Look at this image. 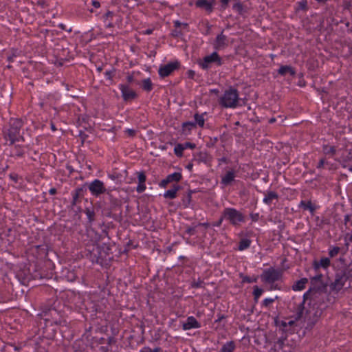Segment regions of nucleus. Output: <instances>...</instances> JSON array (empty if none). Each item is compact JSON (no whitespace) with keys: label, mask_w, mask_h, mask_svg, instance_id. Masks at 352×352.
I'll return each instance as SVG.
<instances>
[{"label":"nucleus","mask_w":352,"mask_h":352,"mask_svg":"<svg viewBox=\"0 0 352 352\" xmlns=\"http://www.w3.org/2000/svg\"><path fill=\"white\" fill-rule=\"evenodd\" d=\"M323 274H318L310 278L311 287L303 294L304 304L308 299L313 298L317 308L322 312L329 307L330 292H328V283L323 280Z\"/></svg>","instance_id":"1"},{"label":"nucleus","mask_w":352,"mask_h":352,"mask_svg":"<svg viewBox=\"0 0 352 352\" xmlns=\"http://www.w3.org/2000/svg\"><path fill=\"white\" fill-rule=\"evenodd\" d=\"M123 200L120 188L109 186L102 197V204L104 215L116 221H120L122 219Z\"/></svg>","instance_id":"2"},{"label":"nucleus","mask_w":352,"mask_h":352,"mask_svg":"<svg viewBox=\"0 0 352 352\" xmlns=\"http://www.w3.org/2000/svg\"><path fill=\"white\" fill-rule=\"evenodd\" d=\"M87 235L91 238L93 244L87 246L85 250V256L90 260L92 263H97L101 266L107 267L110 265V257L109 254H105L104 251L101 245H95L98 241L103 240L104 236L109 239L108 236V231L102 230V233L100 234L97 233L95 230L90 229L87 230Z\"/></svg>","instance_id":"3"},{"label":"nucleus","mask_w":352,"mask_h":352,"mask_svg":"<svg viewBox=\"0 0 352 352\" xmlns=\"http://www.w3.org/2000/svg\"><path fill=\"white\" fill-rule=\"evenodd\" d=\"M42 315L46 323L45 327L43 328V333L45 334V336L46 338L53 340L57 332L54 325L66 326L67 321L64 318L62 312L54 307L44 309Z\"/></svg>","instance_id":"4"},{"label":"nucleus","mask_w":352,"mask_h":352,"mask_svg":"<svg viewBox=\"0 0 352 352\" xmlns=\"http://www.w3.org/2000/svg\"><path fill=\"white\" fill-rule=\"evenodd\" d=\"M23 126V122L21 118H10L8 124L3 129V136L8 145H14L16 142L25 141L21 130Z\"/></svg>","instance_id":"5"},{"label":"nucleus","mask_w":352,"mask_h":352,"mask_svg":"<svg viewBox=\"0 0 352 352\" xmlns=\"http://www.w3.org/2000/svg\"><path fill=\"white\" fill-rule=\"evenodd\" d=\"M239 102L238 90L232 87H230L220 98L219 102L223 108H236L238 106L242 105L239 104Z\"/></svg>","instance_id":"6"},{"label":"nucleus","mask_w":352,"mask_h":352,"mask_svg":"<svg viewBox=\"0 0 352 352\" xmlns=\"http://www.w3.org/2000/svg\"><path fill=\"white\" fill-rule=\"evenodd\" d=\"M223 217L234 227L245 221L244 214L234 208H226L223 211Z\"/></svg>","instance_id":"7"},{"label":"nucleus","mask_w":352,"mask_h":352,"mask_svg":"<svg viewBox=\"0 0 352 352\" xmlns=\"http://www.w3.org/2000/svg\"><path fill=\"white\" fill-rule=\"evenodd\" d=\"M283 269H275L271 267L264 270L260 277L263 282L268 284H272L276 281L280 280L283 277Z\"/></svg>","instance_id":"8"},{"label":"nucleus","mask_w":352,"mask_h":352,"mask_svg":"<svg viewBox=\"0 0 352 352\" xmlns=\"http://www.w3.org/2000/svg\"><path fill=\"white\" fill-rule=\"evenodd\" d=\"M197 63L202 69L208 70L212 64L221 66L224 61L217 52H214L211 54L204 56L203 59H199Z\"/></svg>","instance_id":"9"},{"label":"nucleus","mask_w":352,"mask_h":352,"mask_svg":"<svg viewBox=\"0 0 352 352\" xmlns=\"http://www.w3.org/2000/svg\"><path fill=\"white\" fill-rule=\"evenodd\" d=\"M86 184L91 194L96 197L104 195L108 190V188L105 187L104 182L98 179H96L90 183L86 182Z\"/></svg>","instance_id":"10"},{"label":"nucleus","mask_w":352,"mask_h":352,"mask_svg":"<svg viewBox=\"0 0 352 352\" xmlns=\"http://www.w3.org/2000/svg\"><path fill=\"white\" fill-rule=\"evenodd\" d=\"M180 65V63L178 60L170 62L166 65H162L158 69L159 76L162 78L168 77L175 70L179 69Z\"/></svg>","instance_id":"11"},{"label":"nucleus","mask_w":352,"mask_h":352,"mask_svg":"<svg viewBox=\"0 0 352 352\" xmlns=\"http://www.w3.org/2000/svg\"><path fill=\"white\" fill-rule=\"evenodd\" d=\"M348 276L343 270H338L333 283H331V290L340 291L347 280Z\"/></svg>","instance_id":"12"},{"label":"nucleus","mask_w":352,"mask_h":352,"mask_svg":"<svg viewBox=\"0 0 352 352\" xmlns=\"http://www.w3.org/2000/svg\"><path fill=\"white\" fill-rule=\"evenodd\" d=\"M119 88L122 93V97L124 102H130L138 97L137 93L131 89L129 85L120 84Z\"/></svg>","instance_id":"13"},{"label":"nucleus","mask_w":352,"mask_h":352,"mask_svg":"<svg viewBox=\"0 0 352 352\" xmlns=\"http://www.w3.org/2000/svg\"><path fill=\"white\" fill-rule=\"evenodd\" d=\"M41 273V268H38L36 266H34L32 272H30V269H29V274L25 275V276L22 278V284L28 285L31 280H38L41 282V278L42 276V274Z\"/></svg>","instance_id":"14"},{"label":"nucleus","mask_w":352,"mask_h":352,"mask_svg":"<svg viewBox=\"0 0 352 352\" xmlns=\"http://www.w3.org/2000/svg\"><path fill=\"white\" fill-rule=\"evenodd\" d=\"M313 268L316 272V274H320L319 270L320 267L327 270L330 266V258L323 257L320 261L316 259L314 260L312 263Z\"/></svg>","instance_id":"15"},{"label":"nucleus","mask_w":352,"mask_h":352,"mask_svg":"<svg viewBox=\"0 0 352 352\" xmlns=\"http://www.w3.org/2000/svg\"><path fill=\"white\" fill-rule=\"evenodd\" d=\"M201 327V323L198 322L194 316H188L186 322H184L182 325V329L184 331L191 329H198Z\"/></svg>","instance_id":"16"},{"label":"nucleus","mask_w":352,"mask_h":352,"mask_svg":"<svg viewBox=\"0 0 352 352\" xmlns=\"http://www.w3.org/2000/svg\"><path fill=\"white\" fill-rule=\"evenodd\" d=\"M286 340V336L279 338L275 342V346L278 347L279 351L280 350L282 352H294V347L292 345L285 343Z\"/></svg>","instance_id":"17"},{"label":"nucleus","mask_w":352,"mask_h":352,"mask_svg":"<svg viewBox=\"0 0 352 352\" xmlns=\"http://www.w3.org/2000/svg\"><path fill=\"white\" fill-rule=\"evenodd\" d=\"M223 30L221 32V34H218L216 37L214 43V48L217 50L223 49L226 46H228V39L227 36L224 35Z\"/></svg>","instance_id":"18"},{"label":"nucleus","mask_w":352,"mask_h":352,"mask_svg":"<svg viewBox=\"0 0 352 352\" xmlns=\"http://www.w3.org/2000/svg\"><path fill=\"white\" fill-rule=\"evenodd\" d=\"M12 86L10 82H4L1 84L0 96L1 98H8L12 95Z\"/></svg>","instance_id":"19"},{"label":"nucleus","mask_w":352,"mask_h":352,"mask_svg":"<svg viewBox=\"0 0 352 352\" xmlns=\"http://www.w3.org/2000/svg\"><path fill=\"white\" fill-rule=\"evenodd\" d=\"M182 187L179 184H173L172 188L168 190L164 193V197L166 199H173L177 197V191L181 190Z\"/></svg>","instance_id":"20"},{"label":"nucleus","mask_w":352,"mask_h":352,"mask_svg":"<svg viewBox=\"0 0 352 352\" xmlns=\"http://www.w3.org/2000/svg\"><path fill=\"white\" fill-rule=\"evenodd\" d=\"M232 8L233 11L236 12L239 15L244 16L248 12V7L239 1H236L232 4Z\"/></svg>","instance_id":"21"},{"label":"nucleus","mask_w":352,"mask_h":352,"mask_svg":"<svg viewBox=\"0 0 352 352\" xmlns=\"http://www.w3.org/2000/svg\"><path fill=\"white\" fill-rule=\"evenodd\" d=\"M195 5L197 8H202L208 13H211L213 11L212 3L207 0H197Z\"/></svg>","instance_id":"22"},{"label":"nucleus","mask_w":352,"mask_h":352,"mask_svg":"<svg viewBox=\"0 0 352 352\" xmlns=\"http://www.w3.org/2000/svg\"><path fill=\"white\" fill-rule=\"evenodd\" d=\"M192 201V196L190 195V192H188L186 191L185 193L182 194L179 206L184 209L188 208L189 207H191Z\"/></svg>","instance_id":"23"},{"label":"nucleus","mask_w":352,"mask_h":352,"mask_svg":"<svg viewBox=\"0 0 352 352\" xmlns=\"http://www.w3.org/2000/svg\"><path fill=\"white\" fill-rule=\"evenodd\" d=\"M234 171L233 170H229L222 177L221 183L224 186H229L234 180Z\"/></svg>","instance_id":"24"},{"label":"nucleus","mask_w":352,"mask_h":352,"mask_svg":"<svg viewBox=\"0 0 352 352\" xmlns=\"http://www.w3.org/2000/svg\"><path fill=\"white\" fill-rule=\"evenodd\" d=\"M102 248L104 251L105 254L107 255V254L109 255V257H110V263L113 260V249L116 248L115 243H103L101 245Z\"/></svg>","instance_id":"25"},{"label":"nucleus","mask_w":352,"mask_h":352,"mask_svg":"<svg viewBox=\"0 0 352 352\" xmlns=\"http://www.w3.org/2000/svg\"><path fill=\"white\" fill-rule=\"evenodd\" d=\"M278 74L283 76L287 74H289L291 76H294L296 75V70L290 65H281L278 69Z\"/></svg>","instance_id":"26"},{"label":"nucleus","mask_w":352,"mask_h":352,"mask_svg":"<svg viewBox=\"0 0 352 352\" xmlns=\"http://www.w3.org/2000/svg\"><path fill=\"white\" fill-rule=\"evenodd\" d=\"M279 196L278 193L275 191H268L265 194V196L263 199V202L267 205H271L272 204V201L276 199L278 200Z\"/></svg>","instance_id":"27"},{"label":"nucleus","mask_w":352,"mask_h":352,"mask_svg":"<svg viewBox=\"0 0 352 352\" xmlns=\"http://www.w3.org/2000/svg\"><path fill=\"white\" fill-rule=\"evenodd\" d=\"M210 155L206 151H200L194 155V160L198 163L204 162L206 164L208 161Z\"/></svg>","instance_id":"28"},{"label":"nucleus","mask_w":352,"mask_h":352,"mask_svg":"<svg viewBox=\"0 0 352 352\" xmlns=\"http://www.w3.org/2000/svg\"><path fill=\"white\" fill-rule=\"evenodd\" d=\"M41 274H42V276L41 278V285H47V281L52 279L53 276H54V273L52 272V271H47L43 268H41Z\"/></svg>","instance_id":"29"},{"label":"nucleus","mask_w":352,"mask_h":352,"mask_svg":"<svg viewBox=\"0 0 352 352\" xmlns=\"http://www.w3.org/2000/svg\"><path fill=\"white\" fill-rule=\"evenodd\" d=\"M308 283L307 278H302L297 280L292 287L294 291H301L305 288L306 284Z\"/></svg>","instance_id":"30"},{"label":"nucleus","mask_w":352,"mask_h":352,"mask_svg":"<svg viewBox=\"0 0 352 352\" xmlns=\"http://www.w3.org/2000/svg\"><path fill=\"white\" fill-rule=\"evenodd\" d=\"M333 267L334 268H338L339 271H340L341 270H343L344 272L346 271L347 262L343 254L340 257L339 261H337L336 263L333 264Z\"/></svg>","instance_id":"31"},{"label":"nucleus","mask_w":352,"mask_h":352,"mask_svg":"<svg viewBox=\"0 0 352 352\" xmlns=\"http://www.w3.org/2000/svg\"><path fill=\"white\" fill-rule=\"evenodd\" d=\"M13 154L12 156H15L18 157H23L25 155V149L24 146L21 144H16V143L13 145Z\"/></svg>","instance_id":"32"},{"label":"nucleus","mask_w":352,"mask_h":352,"mask_svg":"<svg viewBox=\"0 0 352 352\" xmlns=\"http://www.w3.org/2000/svg\"><path fill=\"white\" fill-rule=\"evenodd\" d=\"M251 240L247 238L241 239L239 242L238 250L240 251L245 250L250 247Z\"/></svg>","instance_id":"33"},{"label":"nucleus","mask_w":352,"mask_h":352,"mask_svg":"<svg viewBox=\"0 0 352 352\" xmlns=\"http://www.w3.org/2000/svg\"><path fill=\"white\" fill-rule=\"evenodd\" d=\"M206 114V113H204L201 114H199V113H196L194 115L195 122L193 123H196V126L198 125L200 127H204L205 124V119L204 118V116Z\"/></svg>","instance_id":"34"},{"label":"nucleus","mask_w":352,"mask_h":352,"mask_svg":"<svg viewBox=\"0 0 352 352\" xmlns=\"http://www.w3.org/2000/svg\"><path fill=\"white\" fill-rule=\"evenodd\" d=\"M299 207L302 208L304 210H309L313 212L315 210V207L313 206L311 201L302 200L300 202Z\"/></svg>","instance_id":"35"},{"label":"nucleus","mask_w":352,"mask_h":352,"mask_svg":"<svg viewBox=\"0 0 352 352\" xmlns=\"http://www.w3.org/2000/svg\"><path fill=\"white\" fill-rule=\"evenodd\" d=\"M142 88L144 91L150 92L153 88V85L150 78L142 80Z\"/></svg>","instance_id":"36"},{"label":"nucleus","mask_w":352,"mask_h":352,"mask_svg":"<svg viewBox=\"0 0 352 352\" xmlns=\"http://www.w3.org/2000/svg\"><path fill=\"white\" fill-rule=\"evenodd\" d=\"M235 347L236 346L234 342L230 341L223 345L220 352H234Z\"/></svg>","instance_id":"37"},{"label":"nucleus","mask_w":352,"mask_h":352,"mask_svg":"<svg viewBox=\"0 0 352 352\" xmlns=\"http://www.w3.org/2000/svg\"><path fill=\"white\" fill-rule=\"evenodd\" d=\"M196 128V123L188 121L182 123V129L183 133H186V131L190 133L192 129Z\"/></svg>","instance_id":"38"},{"label":"nucleus","mask_w":352,"mask_h":352,"mask_svg":"<svg viewBox=\"0 0 352 352\" xmlns=\"http://www.w3.org/2000/svg\"><path fill=\"white\" fill-rule=\"evenodd\" d=\"M166 178L168 179V182H179L182 179V175L181 173L175 172L172 174L168 175Z\"/></svg>","instance_id":"39"},{"label":"nucleus","mask_w":352,"mask_h":352,"mask_svg":"<svg viewBox=\"0 0 352 352\" xmlns=\"http://www.w3.org/2000/svg\"><path fill=\"white\" fill-rule=\"evenodd\" d=\"M239 277L242 279V283H256L258 278V276H254L253 278H251L247 275H245L243 273L239 274Z\"/></svg>","instance_id":"40"},{"label":"nucleus","mask_w":352,"mask_h":352,"mask_svg":"<svg viewBox=\"0 0 352 352\" xmlns=\"http://www.w3.org/2000/svg\"><path fill=\"white\" fill-rule=\"evenodd\" d=\"M84 212L86 214L87 219L89 223H92L93 221H95L96 214L93 208H86L85 209Z\"/></svg>","instance_id":"41"},{"label":"nucleus","mask_w":352,"mask_h":352,"mask_svg":"<svg viewBox=\"0 0 352 352\" xmlns=\"http://www.w3.org/2000/svg\"><path fill=\"white\" fill-rule=\"evenodd\" d=\"M88 190L87 185L84 184L80 187H78L75 189V191L77 192V194L79 195V197L82 199L85 197V195L87 193V191Z\"/></svg>","instance_id":"42"},{"label":"nucleus","mask_w":352,"mask_h":352,"mask_svg":"<svg viewBox=\"0 0 352 352\" xmlns=\"http://www.w3.org/2000/svg\"><path fill=\"white\" fill-rule=\"evenodd\" d=\"M88 190L87 185L84 184L80 187H78L75 189V191L77 192V194L79 195V197L82 199L85 197V195L87 193V191Z\"/></svg>","instance_id":"43"},{"label":"nucleus","mask_w":352,"mask_h":352,"mask_svg":"<svg viewBox=\"0 0 352 352\" xmlns=\"http://www.w3.org/2000/svg\"><path fill=\"white\" fill-rule=\"evenodd\" d=\"M184 150L182 144H177L174 148V153L177 157H182Z\"/></svg>","instance_id":"44"},{"label":"nucleus","mask_w":352,"mask_h":352,"mask_svg":"<svg viewBox=\"0 0 352 352\" xmlns=\"http://www.w3.org/2000/svg\"><path fill=\"white\" fill-rule=\"evenodd\" d=\"M305 309L304 302H302L298 306V310L295 315V320H298L302 317L303 311Z\"/></svg>","instance_id":"45"},{"label":"nucleus","mask_w":352,"mask_h":352,"mask_svg":"<svg viewBox=\"0 0 352 352\" xmlns=\"http://www.w3.org/2000/svg\"><path fill=\"white\" fill-rule=\"evenodd\" d=\"M170 36L175 38H182L184 36V33L180 28H175V29L171 31Z\"/></svg>","instance_id":"46"},{"label":"nucleus","mask_w":352,"mask_h":352,"mask_svg":"<svg viewBox=\"0 0 352 352\" xmlns=\"http://www.w3.org/2000/svg\"><path fill=\"white\" fill-rule=\"evenodd\" d=\"M122 177V175L120 173H116V172H113L111 174H109L108 175V177L109 179H111V180L113 181H119V182H116V184H121V181H120V178Z\"/></svg>","instance_id":"47"},{"label":"nucleus","mask_w":352,"mask_h":352,"mask_svg":"<svg viewBox=\"0 0 352 352\" xmlns=\"http://www.w3.org/2000/svg\"><path fill=\"white\" fill-rule=\"evenodd\" d=\"M116 69L115 68H112L111 70L106 71L104 72V75L107 78L111 81H112L113 76L116 74Z\"/></svg>","instance_id":"48"},{"label":"nucleus","mask_w":352,"mask_h":352,"mask_svg":"<svg viewBox=\"0 0 352 352\" xmlns=\"http://www.w3.org/2000/svg\"><path fill=\"white\" fill-rule=\"evenodd\" d=\"M263 292V289L258 287V286H257V285L254 286L252 294H253V296H255L256 298V297L260 298V296H261Z\"/></svg>","instance_id":"49"},{"label":"nucleus","mask_w":352,"mask_h":352,"mask_svg":"<svg viewBox=\"0 0 352 352\" xmlns=\"http://www.w3.org/2000/svg\"><path fill=\"white\" fill-rule=\"evenodd\" d=\"M162 351V349L161 347H156L152 349L149 346H144L140 351V352H161Z\"/></svg>","instance_id":"50"},{"label":"nucleus","mask_w":352,"mask_h":352,"mask_svg":"<svg viewBox=\"0 0 352 352\" xmlns=\"http://www.w3.org/2000/svg\"><path fill=\"white\" fill-rule=\"evenodd\" d=\"M278 298V297L277 296H276L273 298H265L262 302V306L265 307H268L271 303L274 302Z\"/></svg>","instance_id":"51"},{"label":"nucleus","mask_w":352,"mask_h":352,"mask_svg":"<svg viewBox=\"0 0 352 352\" xmlns=\"http://www.w3.org/2000/svg\"><path fill=\"white\" fill-rule=\"evenodd\" d=\"M174 27L177 28H183L184 29H188V23H181L179 20H176L173 21Z\"/></svg>","instance_id":"52"},{"label":"nucleus","mask_w":352,"mask_h":352,"mask_svg":"<svg viewBox=\"0 0 352 352\" xmlns=\"http://www.w3.org/2000/svg\"><path fill=\"white\" fill-rule=\"evenodd\" d=\"M7 344L8 346L13 347V349L15 351H20L23 349V347L25 346V344H23L21 342L19 343L17 345H16L15 343H13V342H8Z\"/></svg>","instance_id":"53"},{"label":"nucleus","mask_w":352,"mask_h":352,"mask_svg":"<svg viewBox=\"0 0 352 352\" xmlns=\"http://www.w3.org/2000/svg\"><path fill=\"white\" fill-rule=\"evenodd\" d=\"M138 179L139 183H145L146 180V176L144 171L138 172Z\"/></svg>","instance_id":"54"},{"label":"nucleus","mask_w":352,"mask_h":352,"mask_svg":"<svg viewBox=\"0 0 352 352\" xmlns=\"http://www.w3.org/2000/svg\"><path fill=\"white\" fill-rule=\"evenodd\" d=\"M197 227V226H188L186 230H185V234H188L189 236H192V235H195L196 234V230L195 228Z\"/></svg>","instance_id":"55"},{"label":"nucleus","mask_w":352,"mask_h":352,"mask_svg":"<svg viewBox=\"0 0 352 352\" xmlns=\"http://www.w3.org/2000/svg\"><path fill=\"white\" fill-rule=\"evenodd\" d=\"M203 284H204V281L201 279L198 278L197 282L193 281L191 283V287L192 288H201V287H203Z\"/></svg>","instance_id":"56"},{"label":"nucleus","mask_w":352,"mask_h":352,"mask_svg":"<svg viewBox=\"0 0 352 352\" xmlns=\"http://www.w3.org/2000/svg\"><path fill=\"white\" fill-rule=\"evenodd\" d=\"M230 0H220V10H225L229 6Z\"/></svg>","instance_id":"57"},{"label":"nucleus","mask_w":352,"mask_h":352,"mask_svg":"<svg viewBox=\"0 0 352 352\" xmlns=\"http://www.w3.org/2000/svg\"><path fill=\"white\" fill-rule=\"evenodd\" d=\"M78 136L81 139V142H82V144H84L85 141L86 140V139L88 138V135L86 134L82 130H80L78 131Z\"/></svg>","instance_id":"58"},{"label":"nucleus","mask_w":352,"mask_h":352,"mask_svg":"<svg viewBox=\"0 0 352 352\" xmlns=\"http://www.w3.org/2000/svg\"><path fill=\"white\" fill-rule=\"evenodd\" d=\"M36 248L42 252L43 254H44L45 256L47 254V250H48V248H47V245H37L36 246Z\"/></svg>","instance_id":"59"},{"label":"nucleus","mask_w":352,"mask_h":352,"mask_svg":"<svg viewBox=\"0 0 352 352\" xmlns=\"http://www.w3.org/2000/svg\"><path fill=\"white\" fill-rule=\"evenodd\" d=\"M146 190L145 183H139L136 188V190L138 193H142Z\"/></svg>","instance_id":"60"},{"label":"nucleus","mask_w":352,"mask_h":352,"mask_svg":"<svg viewBox=\"0 0 352 352\" xmlns=\"http://www.w3.org/2000/svg\"><path fill=\"white\" fill-rule=\"evenodd\" d=\"M250 217L253 222H256L258 221V219L260 218V215H259V213H258V212H251L250 214Z\"/></svg>","instance_id":"61"},{"label":"nucleus","mask_w":352,"mask_h":352,"mask_svg":"<svg viewBox=\"0 0 352 352\" xmlns=\"http://www.w3.org/2000/svg\"><path fill=\"white\" fill-rule=\"evenodd\" d=\"M183 144L184 149L190 148L194 149L196 147V144L190 142H186Z\"/></svg>","instance_id":"62"},{"label":"nucleus","mask_w":352,"mask_h":352,"mask_svg":"<svg viewBox=\"0 0 352 352\" xmlns=\"http://www.w3.org/2000/svg\"><path fill=\"white\" fill-rule=\"evenodd\" d=\"M81 202V200L79 199L78 198H76V197L74 196H72V200L71 201V208L72 209H74V207L79 203Z\"/></svg>","instance_id":"63"},{"label":"nucleus","mask_w":352,"mask_h":352,"mask_svg":"<svg viewBox=\"0 0 352 352\" xmlns=\"http://www.w3.org/2000/svg\"><path fill=\"white\" fill-rule=\"evenodd\" d=\"M204 25H205V27H206V30H205V32L203 34H205V35H209L210 34V32H211L212 25H210L208 21L204 23Z\"/></svg>","instance_id":"64"}]
</instances>
